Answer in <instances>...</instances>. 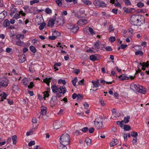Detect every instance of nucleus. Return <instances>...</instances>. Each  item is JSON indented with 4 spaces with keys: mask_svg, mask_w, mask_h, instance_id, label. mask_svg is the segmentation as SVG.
Segmentation results:
<instances>
[{
    "mask_svg": "<svg viewBox=\"0 0 149 149\" xmlns=\"http://www.w3.org/2000/svg\"><path fill=\"white\" fill-rule=\"evenodd\" d=\"M22 82L25 85H26L28 84V80L26 79H24L22 80Z\"/></svg>",
    "mask_w": 149,
    "mask_h": 149,
    "instance_id": "42",
    "label": "nucleus"
},
{
    "mask_svg": "<svg viewBox=\"0 0 149 149\" xmlns=\"http://www.w3.org/2000/svg\"><path fill=\"white\" fill-rule=\"evenodd\" d=\"M137 5L139 7L142 8L144 6V4L143 3L140 2L137 3Z\"/></svg>",
    "mask_w": 149,
    "mask_h": 149,
    "instance_id": "43",
    "label": "nucleus"
},
{
    "mask_svg": "<svg viewBox=\"0 0 149 149\" xmlns=\"http://www.w3.org/2000/svg\"><path fill=\"white\" fill-rule=\"evenodd\" d=\"M77 99L79 101H81L82 99L83 96L79 94L77 95Z\"/></svg>",
    "mask_w": 149,
    "mask_h": 149,
    "instance_id": "46",
    "label": "nucleus"
},
{
    "mask_svg": "<svg viewBox=\"0 0 149 149\" xmlns=\"http://www.w3.org/2000/svg\"><path fill=\"white\" fill-rule=\"evenodd\" d=\"M29 48L31 51L33 53H35L36 52V49L32 45Z\"/></svg>",
    "mask_w": 149,
    "mask_h": 149,
    "instance_id": "29",
    "label": "nucleus"
},
{
    "mask_svg": "<svg viewBox=\"0 0 149 149\" xmlns=\"http://www.w3.org/2000/svg\"><path fill=\"white\" fill-rule=\"evenodd\" d=\"M88 31L91 34H95L92 28L89 27L88 28Z\"/></svg>",
    "mask_w": 149,
    "mask_h": 149,
    "instance_id": "61",
    "label": "nucleus"
},
{
    "mask_svg": "<svg viewBox=\"0 0 149 149\" xmlns=\"http://www.w3.org/2000/svg\"><path fill=\"white\" fill-rule=\"evenodd\" d=\"M39 2V0H33L30 1V3L31 5H33L34 3H38Z\"/></svg>",
    "mask_w": 149,
    "mask_h": 149,
    "instance_id": "49",
    "label": "nucleus"
},
{
    "mask_svg": "<svg viewBox=\"0 0 149 149\" xmlns=\"http://www.w3.org/2000/svg\"><path fill=\"white\" fill-rule=\"evenodd\" d=\"M100 7H104L106 6V4L103 1H101L100 2Z\"/></svg>",
    "mask_w": 149,
    "mask_h": 149,
    "instance_id": "47",
    "label": "nucleus"
},
{
    "mask_svg": "<svg viewBox=\"0 0 149 149\" xmlns=\"http://www.w3.org/2000/svg\"><path fill=\"white\" fill-rule=\"evenodd\" d=\"M135 77V76L134 75V76H130L129 77H128L125 75V74H122L120 75L119 77L120 78L121 80H126L127 79H128L129 78H130L132 79H133Z\"/></svg>",
    "mask_w": 149,
    "mask_h": 149,
    "instance_id": "9",
    "label": "nucleus"
},
{
    "mask_svg": "<svg viewBox=\"0 0 149 149\" xmlns=\"http://www.w3.org/2000/svg\"><path fill=\"white\" fill-rule=\"evenodd\" d=\"M85 141L87 145H90L91 143V140L88 138H87L85 139Z\"/></svg>",
    "mask_w": 149,
    "mask_h": 149,
    "instance_id": "34",
    "label": "nucleus"
},
{
    "mask_svg": "<svg viewBox=\"0 0 149 149\" xmlns=\"http://www.w3.org/2000/svg\"><path fill=\"white\" fill-rule=\"evenodd\" d=\"M88 128L87 127H84L81 129V130L84 132H85L88 131Z\"/></svg>",
    "mask_w": 149,
    "mask_h": 149,
    "instance_id": "52",
    "label": "nucleus"
},
{
    "mask_svg": "<svg viewBox=\"0 0 149 149\" xmlns=\"http://www.w3.org/2000/svg\"><path fill=\"white\" fill-rule=\"evenodd\" d=\"M57 5L59 6L62 5V0H55Z\"/></svg>",
    "mask_w": 149,
    "mask_h": 149,
    "instance_id": "40",
    "label": "nucleus"
},
{
    "mask_svg": "<svg viewBox=\"0 0 149 149\" xmlns=\"http://www.w3.org/2000/svg\"><path fill=\"white\" fill-rule=\"evenodd\" d=\"M139 64L141 66H146V67H148L149 65V61H147L146 63L143 62L142 63H140Z\"/></svg>",
    "mask_w": 149,
    "mask_h": 149,
    "instance_id": "22",
    "label": "nucleus"
},
{
    "mask_svg": "<svg viewBox=\"0 0 149 149\" xmlns=\"http://www.w3.org/2000/svg\"><path fill=\"white\" fill-rule=\"evenodd\" d=\"M15 9L14 8H12L11 9V12L10 13V15L11 16L13 15V14L15 13Z\"/></svg>",
    "mask_w": 149,
    "mask_h": 149,
    "instance_id": "59",
    "label": "nucleus"
},
{
    "mask_svg": "<svg viewBox=\"0 0 149 149\" xmlns=\"http://www.w3.org/2000/svg\"><path fill=\"white\" fill-rule=\"evenodd\" d=\"M141 91H142V92H141V93L143 94H145L146 93V90L145 88L144 87L141 86Z\"/></svg>",
    "mask_w": 149,
    "mask_h": 149,
    "instance_id": "45",
    "label": "nucleus"
},
{
    "mask_svg": "<svg viewBox=\"0 0 149 149\" xmlns=\"http://www.w3.org/2000/svg\"><path fill=\"white\" fill-rule=\"evenodd\" d=\"M79 29V27L77 26H75V25H74L73 27H72V28L71 29V31L74 33H76L77 32L78 30Z\"/></svg>",
    "mask_w": 149,
    "mask_h": 149,
    "instance_id": "19",
    "label": "nucleus"
},
{
    "mask_svg": "<svg viewBox=\"0 0 149 149\" xmlns=\"http://www.w3.org/2000/svg\"><path fill=\"white\" fill-rule=\"evenodd\" d=\"M77 81V79L76 77H75L74 79L72 81V83L74 86H76V83Z\"/></svg>",
    "mask_w": 149,
    "mask_h": 149,
    "instance_id": "31",
    "label": "nucleus"
},
{
    "mask_svg": "<svg viewBox=\"0 0 149 149\" xmlns=\"http://www.w3.org/2000/svg\"><path fill=\"white\" fill-rule=\"evenodd\" d=\"M103 119L100 117L96 118L94 121L95 126L97 130H100L103 127L102 122Z\"/></svg>",
    "mask_w": 149,
    "mask_h": 149,
    "instance_id": "2",
    "label": "nucleus"
},
{
    "mask_svg": "<svg viewBox=\"0 0 149 149\" xmlns=\"http://www.w3.org/2000/svg\"><path fill=\"white\" fill-rule=\"evenodd\" d=\"M74 25H72V24H67V27L69 29H70L71 30L72 28V27L74 26Z\"/></svg>",
    "mask_w": 149,
    "mask_h": 149,
    "instance_id": "57",
    "label": "nucleus"
},
{
    "mask_svg": "<svg viewBox=\"0 0 149 149\" xmlns=\"http://www.w3.org/2000/svg\"><path fill=\"white\" fill-rule=\"evenodd\" d=\"M64 86H57L56 85H53L52 86L51 88L52 92L54 93H57L60 91V88L64 87Z\"/></svg>",
    "mask_w": 149,
    "mask_h": 149,
    "instance_id": "8",
    "label": "nucleus"
},
{
    "mask_svg": "<svg viewBox=\"0 0 149 149\" xmlns=\"http://www.w3.org/2000/svg\"><path fill=\"white\" fill-rule=\"evenodd\" d=\"M58 84H63V85H65L66 83V82L64 80L59 79L58 81Z\"/></svg>",
    "mask_w": 149,
    "mask_h": 149,
    "instance_id": "44",
    "label": "nucleus"
},
{
    "mask_svg": "<svg viewBox=\"0 0 149 149\" xmlns=\"http://www.w3.org/2000/svg\"><path fill=\"white\" fill-rule=\"evenodd\" d=\"M51 78H46L44 79L43 82L46 83V84L48 86L49 85V83L51 81Z\"/></svg>",
    "mask_w": 149,
    "mask_h": 149,
    "instance_id": "21",
    "label": "nucleus"
},
{
    "mask_svg": "<svg viewBox=\"0 0 149 149\" xmlns=\"http://www.w3.org/2000/svg\"><path fill=\"white\" fill-rule=\"evenodd\" d=\"M10 22L7 19H6L5 20L4 22H3V25L5 26H8L10 25Z\"/></svg>",
    "mask_w": 149,
    "mask_h": 149,
    "instance_id": "24",
    "label": "nucleus"
},
{
    "mask_svg": "<svg viewBox=\"0 0 149 149\" xmlns=\"http://www.w3.org/2000/svg\"><path fill=\"white\" fill-rule=\"evenodd\" d=\"M137 133L135 131H133L131 132V136L134 137H136L138 136Z\"/></svg>",
    "mask_w": 149,
    "mask_h": 149,
    "instance_id": "38",
    "label": "nucleus"
},
{
    "mask_svg": "<svg viewBox=\"0 0 149 149\" xmlns=\"http://www.w3.org/2000/svg\"><path fill=\"white\" fill-rule=\"evenodd\" d=\"M143 52L141 51H137V52H136L135 53V54L136 55L139 54L141 56H142L143 55Z\"/></svg>",
    "mask_w": 149,
    "mask_h": 149,
    "instance_id": "48",
    "label": "nucleus"
},
{
    "mask_svg": "<svg viewBox=\"0 0 149 149\" xmlns=\"http://www.w3.org/2000/svg\"><path fill=\"white\" fill-rule=\"evenodd\" d=\"M8 85V80L6 78H3L0 81V88L1 86H6Z\"/></svg>",
    "mask_w": 149,
    "mask_h": 149,
    "instance_id": "6",
    "label": "nucleus"
},
{
    "mask_svg": "<svg viewBox=\"0 0 149 149\" xmlns=\"http://www.w3.org/2000/svg\"><path fill=\"white\" fill-rule=\"evenodd\" d=\"M141 16L139 15H132L130 18L131 21V24L134 25H138L140 19H141Z\"/></svg>",
    "mask_w": 149,
    "mask_h": 149,
    "instance_id": "3",
    "label": "nucleus"
},
{
    "mask_svg": "<svg viewBox=\"0 0 149 149\" xmlns=\"http://www.w3.org/2000/svg\"><path fill=\"white\" fill-rule=\"evenodd\" d=\"M16 44L18 46H21L24 44L23 42L19 40L16 42Z\"/></svg>",
    "mask_w": 149,
    "mask_h": 149,
    "instance_id": "30",
    "label": "nucleus"
},
{
    "mask_svg": "<svg viewBox=\"0 0 149 149\" xmlns=\"http://www.w3.org/2000/svg\"><path fill=\"white\" fill-rule=\"evenodd\" d=\"M109 40L111 42H113L115 41V37L113 36H111L109 38Z\"/></svg>",
    "mask_w": 149,
    "mask_h": 149,
    "instance_id": "53",
    "label": "nucleus"
},
{
    "mask_svg": "<svg viewBox=\"0 0 149 149\" xmlns=\"http://www.w3.org/2000/svg\"><path fill=\"white\" fill-rule=\"evenodd\" d=\"M124 130L126 131H128L130 130L131 127L129 125H124Z\"/></svg>",
    "mask_w": 149,
    "mask_h": 149,
    "instance_id": "39",
    "label": "nucleus"
},
{
    "mask_svg": "<svg viewBox=\"0 0 149 149\" xmlns=\"http://www.w3.org/2000/svg\"><path fill=\"white\" fill-rule=\"evenodd\" d=\"M94 46L95 48L98 49L100 48V45L98 42H97L95 43Z\"/></svg>",
    "mask_w": 149,
    "mask_h": 149,
    "instance_id": "33",
    "label": "nucleus"
},
{
    "mask_svg": "<svg viewBox=\"0 0 149 149\" xmlns=\"http://www.w3.org/2000/svg\"><path fill=\"white\" fill-rule=\"evenodd\" d=\"M89 58L91 60L93 61H95L97 60L96 56L94 55L91 56H90Z\"/></svg>",
    "mask_w": 149,
    "mask_h": 149,
    "instance_id": "32",
    "label": "nucleus"
},
{
    "mask_svg": "<svg viewBox=\"0 0 149 149\" xmlns=\"http://www.w3.org/2000/svg\"><path fill=\"white\" fill-rule=\"evenodd\" d=\"M84 108L85 109H87L89 107L88 104L87 102H85L83 104Z\"/></svg>",
    "mask_w": 149,
    "mask_h": 149,
    "instance_id": "63",
    "label": "nucleus"
},
{
    "mask_svg": "<svg viewBox=\"0 0 149 149\" xmlns=\"http://www.w3.org/2000/svg\"><path fill=\"white\" fill-rule=\"evenodd\" d=\"M13 143L15 144L16 143L17 136L16 135L13 136L12 137Z\"/></svg>",
    "mask_w": 149,
    "mask_h": 149,
    "instance_id": "27",
    "label": "nucleus"
},
{
    "mask_svg": "<svg viewBox=\"0 0 149 149\" xmlns=\"http://www.w3.org/2000/svg\"><path fill=\"white\" fill-rule=\"evenodd\" d=\"M66 92L65 88V87L60 88V91L56 93V97H60L61 96V94H64Z\"/></svg>",
    "mask_w": 149,
    "mask_h": 149,
    "instance_id": "5",
    "label": "nucleus"
},
{
    "mask_svg": "<svg viewBox=\"0 0 149 149\" xmlns=\"http://www.w3.org/2000/svg\"><path fill=\"white\" fill-rule=\"evenodd\" d=\"M7 15V13L5 12H3L0 13V19H4Z\"/></svg>",
    "mask_w": 149,
    "mask_h": 149,
    "instance_id": "18",
    "label": "nucleus"
},
{
    "mask_svg": "<svg viewBox=\"0 0 149 149\" xmlns=\"http://www.w3.org/2000/svg\"><path fill=\"white\" fill-rule=\"evenodd\" d=\"M141 86L139 85L136 86V85L134 84L132 85L131 87L132 88H134L135 90L137 92L141 93V92H142V91H141Z\"/></svg>",
    "mask_w": 149,
    "mask_h": 149,
    "instance_id": "11",
    "label": "nucleus"
},
{
    "mask_svg": "<svg viewBox=\"0 0 149 149\" xmlns=\"http://www.w3.org/2000/svg\"><path fill=\"white\" fill-rule=\"evenodd\" d=\"M100 0H95L94 2V4L95 6H98L100 7Z\"/></svg>",
    "mask_w": 149,
    "mask_h": 149,
    "instance_id": "23",
    "label": "nucleus"
},
{
    "mask_svg": "<svg viewBox=\"0 0 149 149\" xmlns=\"http://www.w3.org/2000/svg\"><path fill=\"white\" fill-rule=\"evenodd\" d=\"M62 125L61 121L60 120H56L53 123L54 129H58L61 127Z\"/></svg>",
    "mask_w": 149,
    "mask_h": 149,
    "instance_id": "4",
    "label": "nucleus"
},
{
    "mask_svg": "<svg viewBox=\"0 0 149 149\" xmlns=\"http://www.w3.org/2000/svg\"><path fill=\"white\" fill-rule=\"evenodd\" d=\"M82 1L84 4L87 5H91V2L88 0H82Z\"/></svg>",
    "mask_w": 149,
    "mask_h": 149,
    "instance_id": "37",
    "label": "nucleus"
},
{
    "mask_svg": "<svg viewBox=\"0 0 149 149\" xmlns=\"http://www.w3.org/2000/svg\"><path fill=\"white\" fill-rule=\"evenodd\" d=\"M117 139H113V141L110 143L111 147H113L117 144Z\"/></svg>",
    "mask_w": 149,
    "mask_h": 149,
    "instance_id": "20",
    "label": "nucleus"
},
{
    "mask_svg": "<svg viewBox=\"0 0 149 149\" xmlns=\"http://www.w3.org/2000/svg\"><path fill=\"white\" fill-rule=\"evenodd\" d=\"M61 34L60 32L57 31H54L52 33V36H56L57 38L58 36H59Z\"/></svg>",
    "mask_w": 149,
    "mask_h": 149,
    "instance_id": "25",
    "label": "nucleus"
},
{
    "mask_svg": "<svg viewBox=\"0 0 149 149\" xmlns=\"http://www.w3.org/2000/svg\"><path fill=\"white\" fill-rule=\"evenodd\" d=\"M87 23V21L86 19H80L78 22V24L81 25L86 24Z\"/></svg>",
    "mask_w": 149,
    "mask_h": 149,
    "instance_id": "13",
    "label": "nucleus"
},
{
    "mask_svg": "<svg viewBox=\"0 0 149 149\" xmlns=\"http://www.w3.org/2000/svg\"><path fill=\"white\" fill-rule=\"evenodd\" d=\"M33 83V82H31L29 85L28 86V87L29 88H32L34 86Z\"/></svg>",
    "mask_w": 149,
    "mask_h": 149,
    "instance_id": "62",
    "label": "nucleus"
},
{
    "mask_svg": "<svg viewBox=\"0 0 149 149\" xmlns=\"http://www.w3.org/2000/svg\"><path fill=\"white\" fill-rule=\"evenodd\" d=\"M61 19L60 18H58L57 20L56 21V22L57 24L58 25H61Z\"/></svg>",
    "mask_w": 149,
    "mask_h": 149,
    "instance_id": "55",
    "label": "nucleus"
},
{
    "mask_svg": "<svg viewBox=\"0 0 149 149\" xmlns=\"http://www.w3.org/2000/svg\"><path fill=\"white\" fill-rule=\"evenodd\" d=\"M114 30V28H113L112 25H110L109 27V32H111L112 31Z\"/></svg>",
    "mask_w": 149,
    "mask_h": 149,
    "instance_id": "51",
    "label": "nucleus"
},
{
    "mask_svg": "<svg viewBox=\"0 0 149 149\" xmlns=\"http://www.w3.org/2000/svg\"><path fill=\"white\" fill-rule=\"evenodd\" d=\"M46 24L45 22H43L41 23L39 27V29L41 30L43 29L44 27L46 26Z\"/></svg>",
    "mask_w": 149,
    "mask_h": 149,
    "instance_id": "26",
    "label": "nucleus"
},
{
    "mask_svg": "<svg viewBox=\"0 0 149 149\" xmlns=\"http://www.w3.org/2000/svg\"><path fill=\"white\" fill-rule=\"evenodd\" d=\"M42 118L45 120H47L48 118V116L46 115V114H42Z\"/></svg>",
    "mask_w": 149,
    "mask_h": 149,
    "instance_id": "50",
    "label": "nucleus"
},
{
    "mask_svg": "<svg viewBox=\"0 0 149 149\" xmlns=\"http://www.w3.org/2000/svg\"><path fill=\"white\" fill-rule=\"evenodd\" d=\"M89 132L90 133H92L94 132V129L93 127H90L88 129Z\"/></svg>",
    "mask_w": 149,
    "mask_h": 149,
    "instance_id": "60",
    "label": "nucleus"
},
{
    "mask_svg": "<svg viewBox=\"0 0 149 149\" xmlns=\"http://www.w3.org/2000/svg\"><path fill=\"white\" fill-rule=\"evenodd\" d=\"M59 139L61 144L68 145L70 143V136L68 134L65 133L62 134Z\"/></svg>",
    "mask_w": 149,
    "mask_h": 149,
    "instance_id": "1",
    "label": "nucleus"
},
{
    "mask_svg": "<svg viewBox=\"0 0 149 149\" xmlns=\"http://www.w3.org/2000/svg\"><path fill=\"white\" fill-rule=\"evenodd\" d=\"M41 114H46L47 111V108L46 107L44 106H42L41 107Z\"/></svg>",
    "mask_w": 149,
    "mask_h": 149,
    "instance_id": "14",
    "label": "nucleus"
},
{
    "mask_svg": "<svg viewBox=\"0 0 149 149\" xmlns=\"http://www.w3.org/2000/svg\"><path fill=\"white\" fill-rule=\"evenodd\" d=\"M92 83L93 84L94 86L93 87V89H90V90H92L93 91H96L97 89H98V88H96V89H94V88H97L99 86V82L98 81H92Z\"/></svg>",
    "mask_w": 149,
    "mask_h": 149,
    "instance_id": "10",
    "label": "nucleus"
},
{
    "mask_svg": "<svg viewBox=\"0 0 149 149\" xmlns=\"http://www.w3.org/2000/svg\"><path fill=\"white\" fill-rule=\"evenodd\" d=\"M130 118V116H127L124 118V120L125 123H128L129 122V120Z\"/></svg>",
    "mask_w": 149,
    "mask_h": 149,
    "instance_id": "36",
    "label": "nucleus"
},
{
    "mask_svg": "<svg viewBox=\"0 0 149 149\" xmlns=\"http://www.w3.org/2000/svg\"><path fill=\"white\" fill-rule=\"evenodd\" d=\"M45 12L46 13L50 14L52 13V10L49 8H47L45 10Z\"/></svg>",
    "mask_w": 149,
    "mask_h": 149,
    "instance_id": "41",
    "label": "nucleus"
},
{
    "mask_svg": "<svg viewBox=\"0 0 149 149\" xmlns=\"http://www.w3.org/2000/svg\"><path fill=\"white\" fill-rule=\"evenodd\" d=\"M7 96V95L4 92H3L2 94H1L0 95L1 98H1V100L0 101H3V99H6Z\"/></svg>",
    "mask_w": 149,
    "mask_h": 149,
    "instance_id": "17",
    "label": "nucleus"
},
{
    "mask_svg": "<svg viewBox=\"0 0 149 149\" xmlns=\"http://www.w3.org/2000/svg\"><path fill=\"white\" fill-rule=\"evenodd\" d=\"M48 38L49 39L51 40H54L57 38L56 36H49L48 37Z\"/></svg>",
    "mask_w": 149,
    "mask_h": 149,
    "instance_id": "64",
    "label": "nucleus"
},
{
    "mask_svg": "<svg viewBox=\"0 0 149 149\" xmlns=\"http://www.w3.org/2000/svg\"><path fill=\"white\" fill-rule=\"evenodd\" d=\"M20 16L19 15V13H16L14 15L13 18L16 19H17L19 18H20Z\"/></svg>",
    "mask_w": 149,
    "mask_h": 149,
    "instance_id": "54",
    "label": "nucleus"
},
{
    "mask_svg": "<svg viewBox=\"0 0 149 149\" xmlns=\"http://www.w3.org/2000/svg\"><path fill=\"white\" fill-rule=\"evenodd\" d=\"M67 145L61 144L60 143V144L57 145V147L58 149H67V148L66 147Z\"/></svg>",
    "mask_w": 149,
    "mask_h": 149,
    "instance_id": "15",
    "label": "nucleus"
},
{
    "mask_svg": "<svg viewBox=\"0 0 149 149\" xmlns=\"http://www.w3.org/2000/svg\"><path fill=\"white\" fill-rule=\"evenodd\" d=\"M112 82H114L113 80L112 81L106 82L104 80H101L100 81V83L103 84H104L106 82L108 84H111L112 83Z\"/></svg>",
    "mask_w": 149,
    "mask_h": 149,
    "instance_id": "35",
    "label": "nucleus"
},
{
    "mask_svg": "<svg viewBox=\"0 0 149 149\" xmlns=\"http://www.w3.org/2000/svg\"><path fill=\"white\" fill-rule=\"evenodd\" d=\"M80 72L79 69H75L72 71V72L75 73L76 74H77Z\"/></svg>",
    "mask_w": 149,
    "mask_h": 149,
    "instance_id": "56",
    "label": "nucleus"
},
{
    "mask_svg": "<svg viewBox=\"0 0 149 149\" xmlns=\"http://www.w3.org/2000/svg\"><path fill=\"white\" fill-rule=\"evenodd\" d=\"M56 20V17L53 16L52 18L48 21V26L51 28L54 25V22Z\"/></svg>",
    "mask_w": 149,
    "mask_h": 149,
    "instance_id": "7",
    "label": "nucleus"
},
{
    "mask_svg": "<svg viewBox=\"0 0 149 149\" xmlns=\"http://www.w3.org/2000/svg\"><path fill=\"white\" fill-rule=\"evenodd\" d=\"M35 144V142L34 141H31L28 143V146H31L32 145H33Z\"/></svg>",
    "mask_w": 149,
    "mask_h": 149,
    "instance_id": "58",
    "label": "nucleus"
},
{
    "mask_svg": "<svg viewBox=\"0 0 149 149\" xmlns=\"http://www.w3.org/2000/svg\"><path fill=\"white\" fill-rule=\"evenodd\" d=\"M24 37V35L23 34H18L16 36V38L17 39H23Z\"/></svg>",
    "mask_w": 149,
    "mask_h": 149,
    "instance_id": "28",
    "label": "nucleus"
},
{
    "mask_svg": "<svg viewBox=\"0 0 149 149\" xmlns=\"http://www.w3.org/2000/svg\"><path fill=\"white\" fill-rule=\"evenodd\" d=\"M57 100V98L55 96H53L51 99L50 103L51 104L54 105Z\"/></svg>",
    "mask_w": 149,
    "mask_h": 149,
    "instance_id": "16",
    "label": "nucleus"
},
{
    "mask_svg": "<svg viewBox=\"0 0 149 149\" xmlns=\"http://www.w3.org/2000/svg\"><path fill=\"white\" fill-rule=\"evenodd\" d=\"M26 56L24 54L20 55L19 57V62L20 63H23L26 61Z\"/></svg>",
    "mask_w": 149,
    "mask_h": 149,
    "instance_id": "12",
    "label": "nucleus"
}]
</instances>
